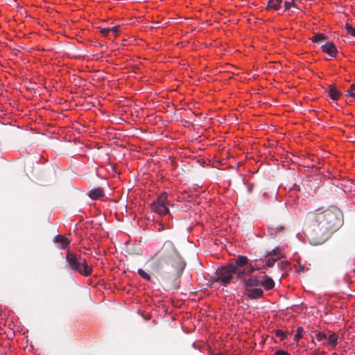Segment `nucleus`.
I'll return each instance as SVG.
<instances>
[{"label": "nucleus", "instance_id": "obj_32", "mask_svg": "<svg viewBox=\"0 0 355 355\" xmlns=\"http://www.w3.org/2000/svg\"><path fill=\"white\" fill-rule=\"evenodd\" d=\"M354 273H355V269L354 270Z\"/></svg>", "mask_w": 355, "mask_h": 355}, {"label": "nucleus", "instance_id": "obj_11", "mask_svg": "<svg viewBox=\"0 0 355 355\" xmlns=\"http://www.w3.org/2000/svg\"><path fill=\"white\" fill-rule=\"evenodd\" d=\"M327 92H328L329 96L334 101L338 100L341 96V92L336 88L334 85H329Z\"/></svg>", "mask_w": 355, "mask_h": 355}, {"label": "nucleus", "instance_id": "obj_20", "mask_svg": "<svg viewBox=\"0 0 355 355\" xmlns=\"http://www.w3.org/2000/svg\"><path fill=\"white\" fill-rule=\"evenodd\" d=\"M138 274L144 279L147 280V281H151V277L150 275L147 273L146 272H145L143 269L141 268H139L138 270Z\"/></svg>", "mask_w": 355, "mask_h": 355}, {"label": "nucleus", "instance_id": "obj_18", "mask_svg": "<svg viewBox=\"0 0 355 355\" xmlns=\"http://www.w3.org/2000/svg\"><path fill=\"white\" fill-rule=\"evenodd\" d=\"M326 40V37L324 34L322 33H316L314 35L313 37L312 38V41L314 42L320 43L322 41H324Z\"/></svg>", "mask_w": 355, "mask_h": 355}, {"label": "nucleus", "instance_id": "obj_8", "mask_svg": "<svg viewBox=\"0 0 355 355\" xmlns=\"http://www.w3.org/2000/svg\"><path fill=\"white\" fill-rule=\"evenodd\" d=\"M261 281L259 279L257 276L251 275L248 279L243 281L245 289L246 288H252L257 286L260 284Z\"/></svg>", "mask_w": 355, "mask_h": 355}, {"label": "nucleus", "instance_id": "obj_27", "mask_svg": "<svg viewBox=\"0 0 355 355\" xmlns=\"http://www.w3.org/2000/svg\"><path fill=\"white\" fill-rule=\"evenodd\" d=\"M355 90V84L351 85L350 87L347 90L348 95L350 96H355V93L354 92Z\"/></svg>", "mask_w": 355, "mask_h": 355}, {"label": "nucleus", "instance_id": "obj_24", "mask_svg": "<svg viewBox=\"0 0 355 355\" xmlns=\"http://www.w3.org/2000/svg\"><path fill=\"white\" fill-rule=\"evenodd\" d=\"M277 261V259H275L273 257L268 258L266 263V266L267 267H272Z\"/></svg>", "mask_w": 355, "mask_h": 355}, {"label": "nucleus", "instance_id": "obj_7", "mask_svg": "<svg viewBox=\"0 0 355 355\" xmlns=\"http://www.w3.org/2000/svg\"><path fill=\"white\" fill-rule=\"evenodd\" d=\"M321 47L323 52L329 54L331 57H336L338 53L336 47L332 42H327L322 45Z\"/></svg>", "mask_w": 355, "mask_h": 355}, {"label": "nucleus", "instance_id": "obj_5", "mask_svg": "<svg viewBox=\"0 0 355 355\" xmlns=\"http://www.w3.org/2000/svg\"><path fill=\"white\" fill-rule=\"evenodd\" d=\"M249 261H250L247 257L239 256L234 261L229 263L230 267L235 270V275L237 279H242L243 277V268Z\"/></svg>", "mask_w": 355, "mask_h": 355}, {"label": "nucleus", "instance_id": "obj_31", "mask_svg": "<svg viewBox=\"0 0 355 355\" xmlns=\"http://www.w3.org/2000/svg\"><path fill=\"white\" fill-rule=\"evenodd\" d=\"M252 185H249V186H248V191H249L250 193H251V192H252Z\"/></svg>", "mask_w": 355, "mask_h": 355}, {"label": "nucleus", "instance_id": "obj_10", "mask_svg": "<svg viewBox=\"0 0 355 355\" xmlns=\"http://www.w3.org/2000/svg\"><path fill=\"white\" fill-rule=\"evenodd\" d=\"M168 203L166 204H159L150 205L151 209L156 213L159 215H166L169 213V209L167 207Z\"/></svg>", "mask_w": 355, "mask_h": 355}, {"label": "nucleus", "instance_id": "obj_22", "mask_svg": "<svg viewBox=\"0 0 355 355\" xmlns=\"http://www.w3.org/2000/svg\"><path fill=\"white\" fill-rule=\"evenodd\" d=\"M345 28L348 34H350L352 36H355V28H354L350 24L347 23L345 24Z\"/></svg>", "mask_w": 355, "mask_h": 355}, {"label": "nucleus", "instance_id": "obj_30", "mask_svg": "<svg viewBox=\"0 0 355 355\" xmlns=\"http://www.w3.org/2000/svg\"><path fill=\"white\" fill-rule=\"evenodd\" d=\"M274 355H290V354L284 350H277L275 352Z\"/></svg>", "mask_w": 355, "mask_h": 355}, {"label": "nucleus", "instance_id": "obj_16", "mask_svg": "<svg viewBox=\"0 0 355 355\" xmlns=\"http://www.w3.org/2000/svg\"><path fill=\"white\" fill-rule=\"evenodd\" d=\"M338 339V336L336 334H335V333L331 334L329 335V336L328 337V344L330 346L334 347L337 344Z\"/></svg>", "mask_w": 355, "mask_h": 355}, {"label": "nucleus", "instance_id": "obj_25", "mask_svg": "<svg viewBox=\"0 0 355 355\" xmlns=\"http://www.w3.org/2000/svg\"><path fill=\"white\" fill-rule=\"evenodd\" d=\"M303 331V328L302 327H297V333L295 335V339L296 340H299L300 338H302V333Z\"/></svg>", "mask_w": 355, "mask_h": 355}, {"label": "nucleus", "instance_id": "obj_23", "mask_svg": "<svg viewBox=\"0 0 355 355\" xmlns=\"http://www.w3.org/2000/svg\"><path fill=\"white\" fill-rule=\"evenodd\" d=\"M275 335L280 338L281 340H284L286 338V334L281 329H277L275 331Z\"/></svg>", "mask_w": 355, "mask_h": 355}, {"label": "nucleus", "instance_id": "obj_14", "mask_svg": "<svg viewBox=\"0 0 355 355\" xmlns=\"http://www.w3.org/2000/svg\"><path fill=\"white\" fill-rule=\"evenodd\" d=\"M167 202V193L165 192L162 193L157 198L155 201L152 202L150 205L166 204Z\"/></svg>", "mask_w": 355, "mask_h": 355}, {"label": "nucleus", "instance_id": "obj_21", "mask_svg": "<svg viewBox=\"0 0 355 355\" xmlns=\"http://www.w3.org/2000/svg\"><path fill=\"white\" fill-rule=\"evenodd\" d=\"M284 6L285 10H288L291 7H295V3L294 0H288V1H284Z\"/></svg>", "mask_w": 355, "mask_h": 355}, {"label": "nucleus", "instance_id": "obj_28", "mask_svg": "<svg viewBox=\"0 0 355 355\" xmlns=\"http://www.w3.org/2000/svg\"><path fill=\"white\" fill-rule=\"evenodd\" d=\"M100 31L101 34L105 37H107L108 35V33H110V28H101Z\"/></svg>", "mask_w": 355, "mask_h": 355}, {"label": "nucleus", "instance_id": "obj_3", "mask_svg": "<svg viewBox=\"0 0 355 355\" xmlns=\"http://www.w3.org/2000/svg\"><path fill=\"white\" fill-rule=\"evenodd\" d=\"M66 261L69 268L73 272H78L85 277L92 274V267L88 266L86 259L80 254L68 251L66 255Z\"/></svg>", "mask_w": 355, "mask_h": 355}, {"label": "nucleus", "instance_id": "obj_15", "mask_svg": "<svg viewBox=\"0 0 355 355\" xmlns=\"http://www.w3.org/2000/svg\"><path fill=\"white\" fill-rule=\"evenodd\" d=\"M244 270H243V277L245 275H250L252 274V272H254L255 270H259L258 268H255L254 266H253L250 263V261L248 262V263L246 265V266L243 268Z\"/></svg>", "mask_w": 355, "mask_h": 355}, {"label": "nucleus", "instance_id": "obj_29", "mask_svg": "<svg viewBox=\"0 0 355 355\" xmlns=\"http://www.w3.org/2000/svg\"><path fill=\"white\" fill-rule=\"evenodd\" d=\"M119 26H115L112 28H110V32H112L114 35H116L118 32L119 31Z\"/></svg>", "mask_w": 355, "mask_h": 355}, {"label": "nucleus", "instance_id": "obj_6", "mask_svg": "<svg viewBox=\"0 0 355 355\" xmlns=\"http://www.w3.org/2000/svg\"><path fill=\"white\" fill-rule=\"evenodd\" d=\"M244 295L250 299H259L263 295V291L261 288H246L244 291Z\"/></svg>", "mask_w": 355, "mask_h": 355}, {"label": "nucleus", "instance_id": "obj_17", "mask_svg": "<svg viewBox=\"0 0 355 355\" xmlns=\"http://www.w3.org/2000/svg\"><path fill=\"white\" fill-rule=\"evenodd\" d=\"M280 8L279 4L275 0H269L267 6V9L278 10Z\"/></svg>", "mask_w": 355, "mask_h": 355}, {"label": "nucleus", "instance_id": "obj_4", "mask_svg": "<svg viewBox=\"0 0 355 355\" xmlns=\"http://www.w3.org/2000/svg\"><path fill=\"white\" fill-rule=\"evenodd\" d=\"M234 275H235V270L228 263L217 269L211 279L215 282H219L224 286H227L233 279Z\"/></svg>", "mask_w": 355, "mask_h": 355}, {"label": "nucleus", "instance_id": "obj_2", "mask_svg": "<svg viewBox=\"0 0 355 355\" xmlns=\"http://www.w3.org/2000/svg\"><path fill=\"white\" fill-rule=\"evenodd\" d=\"M309 223L306 227V236L311 245L322 244L330 232L339 228L343 223V214L336 207L324 211L320 209L309 214Z\"/></svg>", "mask_w": 355, "mask_h": 355}, {"label": "nucleus", "instance_id": "obj_26", "mask_svg": "<svg viewBox=\"0 0 355 355\" xmlns=\"http://www.w3.org/2000/svg\"><path fill=\"white\" fill-rule=\"evenodd\" d=\"M326 338H327V336L323 332H319L318 334H316V339L318 341H322V340L326 339Z\"/></svg>", "mask_w": 355, "mask_h": 355}, {"label": "nucleus", "instance_id": "obj_12", "mask_svg": "<svg viewBox=\"0 0 355 355\" xmlns=\"http://www.w3.org/2000/svg\"><path fill=\"white\" fill-rule=\"evenodd\" d=\"M54 241L55 243H60L62 245V249H66L70 243L69 240L67 237H64V236L62 235L55 236L54 237Z\"/></svg>", "mask_w": 355, "mask_h": 355}, {"label": "nucleus", "instance_id": "obj_19", "mask_svg": "<svg viewBox=\"0 0 355 355\" xmlns=\"http://www.w3.org/2000/svg\"><path fill=\"white\" fill-rule=\"evenodd\" d=\"M268 257H274L273 258L277 259V260L282 258V255L278 248L272 250L268 254Z\"/></svg>", "mask_w": 355, "mask_h": 355}, {"label": "nucleus", "instance_id": "obj_9", "mask_svg": "<svg viewBox=\"0 0 355 355\" xmlns=\"http://www.w3.org/2000/svg\"><path fill=\"white\" fill-rule=\"evenodd\" d=\"M260 284L267 291L271 290L275 286L274 280L269 276L265 275L262 277Z\"/></svg>", "mask_w": 355, "mask_h": 355}, {"label": "nucleus", "instance_id": "obj_13", "mask_svg": "<svg viewBox=\"0 0 355 355\" xmlns=\"http://www.w3.org/2000/svg\"><path fill=\"white\" fill-rule=\"evenodd\" d=\"M103 196L104 191L101 188L94 189L89 193V196L93 200H96Z\"/></svg>", "mask_w": 355, "mask_h": 355}, {"label": "nucleus", "instance_id": "obj_1", "mask_svg": "<svg viewBox=\"0 0 355 355\" xmlns=\"http://www.w3.org/2000/svg\"><path fill=\"white\" fill-rule=\"evenodd\" d=\"M151 272L162 282L167 289L171 288L172 282L180 278L186 263L174 243L166 241L162 248L150 257Z\"/></svg>", "mask_w": 355, "mask_h": 355}]
</instances>
